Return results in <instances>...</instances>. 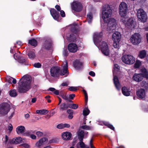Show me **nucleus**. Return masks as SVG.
<instances>
[{
	"instance_id": "obj_12",
	"label": "nucleus",
	"mask_w": 148,
	"mask_h": 148,
	"mask_svg": "<svg viewBox=\"0 0 148 148\" xmlns=\"http://www.w3.org/2000/svg\"><path fill=\"white\" fill-rule=\"evenodd\" d=\"M47 90L48 91H50L53 92V93L56 95H59L63 99L66 100V101H67L69 98L68 96L66 94H64V93H60V94L59 95V90H56L54 88H50L47 89Z\"/></svg>"
},
{
	"instance_id": "obj_45",
	"label": "nucleus",
	"mask_w": 148,
	"mask_h": 148,
	"mask_svg": "<svg viewBox=\"0 0 148 148\" xmlns=\"http://www.w3.org/2000/svg\"><path fill=\"white\" fill-rule=\"evenodd\" d=\"M141 65V62L140 61L137 60L134 64V67L136 68H139Z\"/></svg>"
},
{
	"instance_id": "obj_56",
	"label": "nucleus",
	"mask_w": 148,
	"mask_h": 148,
	"mask_svg": "<svg viewBox=\"0 0 148 148\" xmlns=\"http://www.w3.org/2000/svg\"><path fill=\"white\" fill-rule=\"evenodd\" d=\"M75 97V95L74 94H70L69 95V98L71 100H73L74 98Z\"/></svg>"
},
{
	"instance_id": "obj_9",
	"label": "nucleus",
	"mask_w": 148,
	"mask_h": 148,
	"mask_svg": "<svg viewBox=\"0 0 148 148\" xmlns=\"http://www.w3.org/2000/svg\"><path fill=\"white\" fill-rule=\"evenodd\" d=\"M72 9L74 12H79L82 11L83 5L82 3L78 1H74L71 4Z\"/></svg>"
},
{
	"instance_id": "obj_16",
	"label": "nucleus",
	"mask_w": 148,
	"mask_h": 148,
	"mask_svg": "<svg viewBox=\"0 0 148 148\" xmlns=\"http://www.w3.org/2000/svg\"><path fill=\"white\" fill-rule=\"evenodd\" d=\"M50 12L53 18L58 21L60 16L59 13L54 8L51 9L50 10Z\"/></svg>"
},
{
	"instance_id": "obj_59",
	"label": "nucleus",
	"mask_w": 148,
	"mask_h": 148,
	"mask_svg": "<svg viewBox=\"0 0 148 148\" xmlns=\"http://www.w3.org/2000/svg\"><path fill=\"white\" fill-rule=\"evenodd\" d=\"M67 112L69 114H73V111L72 109H68L67 110Z\"/></svg>"
},
{
	"instance_id": "obj_53",
	"label": "nucleus",
	"mask_w": 148,
	"mask_h": 148,
	"mask_svg": "<svg viewBox=\"0 0 148 148\" xmlns=\"http://www.w3.org/2000/svg\"><path fill=\"white\" fill-rule=\"evenodd\" d=\"M34 132H33V131H31L29 132V131L27 132L26 133H25L23 134L24 135L26 136H30V134L31 133H34Z\"/></svg>"
},
{
	"instance_id": "obj_44",
	"label": "nucleus",
	"mask_w": 148,
	"mask_h": 148,
	"mask_svg": "<svg viewBox=\"0 0 148 148\" xmlns=\"http://www.w3.org/2000/svg\"><path fill=\"white\" fill-rule=\"evenodd\" d=\"M114 43L113 44V46L115 48L119 49V41L113 40Z\"/></svg>"
},
{
	"instance_id": "obj_6",
	"label": "nucleus",
	"mask_w": 148,
	"mask_h": 148,
	"mask_svg": "<svg viewBox=\"0 0 148 148\" xmlns=\"http://www.w3.org/2000/svg\"><path fill=\"white\" fill-rule=\"evenodd\" d=\"M10 109V105L7 103H3L0 105V114L5 115L7 114Z\"/></svg>"
},
{
	"instance_id": "obj_61",
	"label": "nucleus",
	"mask_w": 148,
	"mask_h": 148,
	"mask_svg": "<svg viewBox=\"0 0 148 148\" xmlns=\"http://www.w3.org/2000/svg\"><path fill=\"white\" fill-rule=\"evenodd\" d=\"M30 138L34 140L36 139V136L33 134H31L30 135Z\"/></svg>"
},
{
	"instance_id": "obj_52",
	"label": "nucleus",
	"mask_w": 148,
	"mask_h": 148,
	"mask_svg": "<svg viewBox=\"0 0 148 148\" xmlns=\"http://www.w3.org/2000/svg\"><path fill=\"white\" fill-rule=\"evenodd\" d=\"M36 134L38 136L41 137L43 135V133L42 132L37 131L36 132Z\"/></svg>"
},
{
	"instance_id": "obj_34",
	"label": "nucleus",
	"mask_w": 148,
	"mask_h": 148,
	"mask_svg": "<svg viewBox=\"0 0 148 148\" xmlns=\"http://www.w3.org/2000/svg\"><path fill=\"white\" fill-rule=\"evenodd\" d=\"M47 138H43L40 139L39 141L36 142V146L39 147L41 146L42 143L46 141Z\"/></svg>"
},
{
	"instance_id": "obj_18",
	"label": "nucleus",
	"mask_w": 148,
	"mask_h": 148,
	"mask_svg": "<svg viewBox=\"0 0 148 148\" xmlns=\"http://www.w3.org/2000/svg\"><path fill=\"white\" fill-rule=\"evenodd\" d=\"M83 63L79 60H76L73 63L74 67L77 69H82Z\"/></svg>"
},
{
	"instance_id": "obj_17",
	"label": "nucleus",
	"mask_w": 148,
	"mask_h": 148,
	"mask_svg": "<svg viewBox=\"0 0 148 148\" xmlns=\"http://www.w3.org/2000/svg\"><path fill=\"white\" fill-rule=\"evenodd\" d=\"M72 134L69 132H65L62 133V138L64 140H70L72 136Z\"/></svg>"
},
{
	"instance_id": "obj_46",
	"label": "nucleus",
	"mask_w": 148,
	"mask_h": 148,
	"mask_svg": "<svg viewBox=\"0 0 148 148\" xmlns=\"http://www.w3.org/2000/svg\"><path fill=\"white\" fill-rule=\"evenodd\" d=\"M80 142L78 143L79 144L81 148H84L85 144L83 142V140H79Z\"/></svg>"
},
{
	"instance_id": "obj_23",
	"label": "nucleus",
	"mask_w": 148,
	"mask_h": 148,
	"mask_svg": "<svg viewBox=\"0 0 148 148\" xmlns=\"http://www.w3.org/2000/svg\"><path fill=\"white\" fill-rule=\"evenodd\" d=\"M66 39L70 42H75L76 41V36L73 34H68L66 36Z\"/></svg>"
},
{
	"instance_id": "obj_37",
	"label": "nucleus",
	"mask_w": 148,
	"mask_h": 148,
	"mask_svg": "<svg viewBox=\"0 0 148 148\" xmlns=\"http://www.w3.org/2000/svg\"><path fill=\"white\" fill-rule=\"evenodd\" d=\"M29 58L31 60L34 59L36 57V55L34 52L32 51H29L27 54Z\"/></svg>"
},
{
	"instance_id": "obj_49",
	"label": "nucleus",
	"mask_w": 148,
	"mask_h": 148,
	"mask_svg": "<svg viewBox=\"0 0 148 148\" xmlns=\"http://www.w3.org/2000/svg\"><path fill=\"white\" fill-rule=\"evenodd\" d=\"M33 65L35 67L37 68H40L41 66V64L39 62L35 63Z\"/></svg>"
},
{
	"instance_id": "obj_36",
	"label": "nucleus",
	"mask_w": 148,
	"mask_h": 148,
	"mask_svg": "<svg viewBox=\"0 0 148 148\" xmlns=\"http://www.w3.org/2000/svg\"><path fill=\"white\" fill-rule=\"evenodd\" d=\"M25 128L24 126L21 125L18 127L16 129V131L17 134H19L23 132Z\"/></svg>"
},
{
	"instance_id": "obj_47",
	"label": "nucleus",
	"mask_w": 148,
	"mask_h": 148,
	"mask_svg": "<svg viewBox=\"0 0 148 148\" xmlns=\"http://www.w3.org/2000/svg\"><path fill=\"white\" fill-rule=\"evenodd\" d=\"M68 90L71 91H75L77 90L76 88L73 86H71L68 88Z\"/></svg>"
},
{
	"instance_id": "obj_63",
	"label": "nucleus",
	"mask_w": 148,
	"mask_h": 148,
	"mask_svg": "<svg viewBox=\"0 0 148 148\" xmlns=\"http://www.w3.org/2000/svg\"><path fill=\"white\" fill-rule=\"evenodd\" d=\"M63 55L65 56L68 55V51L66 50H64L63 52Z\"/></svg>"
},
{
	"instance_id": "obj_22",
	"label": "nucleus",
	"mask_w": 148,
	"mask_h": 148,
	"mask_svg": "<svg viewBox=\"0 0 148 148\" xmlns=\"http://www.w3.org/2000/svg\"><path fill=\"white\" fill-rule=\"evenodd\" d=\"M113 80L116 89L118 90H120L121 88V85L118 77L116 76H114Z\"/></svg>"
},
{
	"instance_id": "obj_51",
	"label": "nucleus",
	"mask_w": 148,
	"mask_h": 148,
	"mask_svg": "<svg viewBox=\"0 0 148 148\" xmlns=\"http://www.w3.org/2000/svg\"><path fill=\"white\" fill-rule=\"evenodd\" d=\"M81 128L83 129H85L86 130H90V127L88 126L85 125H82L81 127Z\"/></svg>"
},
{
	"instance_id": "obj_60",
	"label": "nucleus",
	"mask_w": 148,
	"mask_h": 148,
	"mask_svg": "<svg viewBox=\"0 0 148 148\" xmlns=\"http://www.w3.org/2000/svg\"><path fill=\"white\" fill-rule=\"evenodd\" d=\"M89 74L92 77H94L95 76V73L92 71H90L89 72Z\"/></svg>"
},
{
	"instance_id": "obj_7",
	"label": "nucleus",
	"mask_w": 148,
	"mask_h": 148,
	"mask_svg": "<svg viewBox=\"0 0 148 148\" xmlns=\"http://www.w3.org/2000/svg\"><path fill=\"white\" fill-rule=\"evenodd\" d=\"M122 61L124 63L127 64H132L135 61V58L130 55H125L121 58Z\"/></svg>"
},
{
	"instance_id": "obj_28",
	"label": "nucleus",
	"mask_w": 148,
	"mask_h": 148,
	"mask_svg": "<svg viewBox=\"0 0 148 148\" xmlns=\"http://www.w3.org/2000/svg\"><path fill=\"white\" fill-rule=\"evenodd\" d=\"M140 71L142 73V75L143 76V77L146 78V79H148V72L147 70L145 68H144L141 69Z\"/></svg>"
},
{
	"instance_id": "obj_19",
	"label": "nucleus",
	"mask_w": 148,
	"mask_h": 148,
	"mask_svg": "<svg viewBox=\"0 0 148 148\" xmlns=\"http://www.w3.org/2000/svg\"><path fill=\"white\" fill-rule=\"evenodd\" d=\"M121 38V35L119 32H115L114 33L112 36L113 40L120 41Z\"/></svg>"
},
{
	"instance_id": "obj_50",
	"label": "nucleus",
	"mask_w": 148,
	"mask_h": 148,
	"mask_svg": "<svg viewBox=\"0 0 148 148\" xmlns=\"http://www.w3.org/2000/svg\"><path fill=\"white\" fill-rule=\"evenodd\" d=\"M57 128L59 129H63L64 128V124L62 123H61L59 124H58L57 126Z\"/></svg>"
},
{
	"instance_id": "obj_2",
	"label": "nucleus",
	"mask_w": 148,
	"mask_h": 148,
	"mask_svg": "<svg viewBox=\"0 0 148 148\" xmlns=\"http://www.w3.org/2000/svg\"><path fill=\"white\" fill-rule=\"evenodd\" d=\"M31 80L29 78L23 76L18 83V91L19 92L24 93L31 88Z\"/></svg>"
},
{
	"instance_id": "obj_8",
	"label": "nucleus",
	"mask_w": 148,
	"mask_h": 148,
	"mask_svg": "<svg viewBox=\"0 0 148 148\" xmlns=\"http://www.w3.org/2000/svg\"><path fill=\"white\" fill-rule=\"evenodd\" d=\"M141 36L138 33H135L133 34L130 38V41L134 45H137L140 43L141 41Z\"/></svg>"
},
{
	"instance_id": "obj_35",
	"label": "nucleus",
	"mask_w": 148,
	"mask_h": 148,
	"mask_svg": "<svg viewBox=\"0 0 148 148\" xmlns=\"http://www.w3.org/2000/svg\"><path fill=\"white\" fill-rule=\"evenodd\" d=\"M36 112L37 114H40L41 115H45L48 113V111L45 109L37 110H36Z\"/></svg>"
},
{
	"instance_id": "obj_20",
	"label": "nucleus",
	"mask_w": 148,
	"mask_h": 148,
	"mask_svg": "<svg viewBox=\"0 0 148 148\" xmlns=\"http://www.w3.org/2000/svg\"><path fill=\"white\" fill-rule=\"evenodd\" d=\"M143 78V76L142 75V73H135L133 77V79L137 82L141 81Z\"/></svg>"
},
{
	"instance_id": "obj_29",
	"label": "nucleus",
	"mask_w": 148,
	"mask_h": 148,
	"mask_svg": "<svg viewBox=\"0 0 148 148\" xmlns=\"http://www.w3.org/2000/svg\"><path fill=\"white\" fill-rule=\"evenodd\" d=\"M70 30L71 32L77 34L79 32L77 24H75V25L72 26Z\"/></svg>"
},
{
	"instance_id": "obj_1",
	"label": "nucleus",
	"mask_w": 148,
	"mask_h": 148,
	"mask_svg": "<svg viewBox=\"0 0 148 148\" xmlns=\"http://www.w3.org/2000/svg\"><path fill=\"white\" fill-rule=\"evenodd\" d=\"M112 14L111 8L109 5L104 6L102 12V17L105 23H107V29L108 31L114 30L116 28V23L114 18H109Z\"/></svg>"
},
{
	"instance_id": "obj_11",
	"label": "nucleus",
	"mask_w": 148,
	"mask_h": 148,
	"mask_svg": "<svg viewBox=\"0 0 148 148\" xmlns=\"http://www.w3.org/2000/svg\"><path fill=\"white\" fill-rule=\"evenodd\" d=\"M101 50L102 53L106 56L109 55V50L107 43L105 41H103L100 45Z\"/></svg>"
},
{
	"instance_id": "obj_40",
	"label": "nucleus",
	"mask_w": 148,
	"mask_h": 148,
	"mask_svg": "<svg viewBox=\"0 0 148 148\" xmlns=\"http://www.w3.org/2000/svg\"><path fill=\"white\" fill-rule=\"evenodd\" d=\"M93 15L92 12H90L87 15V17L88 19V22L89 23H91L92 22Z\"/></svg>"
},
{
	"instance_id": "obj_55",
	"label": "nucleus",
	"mask_w": 148,
	"mask_h": 148,
	"mask_svg": "<svg viewBox=\"0 0 148 148\" xmlns=\"http://www.w3.org/2000/svg\"><path fill=\"white\" fill-rule=\"evenodd\" d=\"M60 12V14L61 16L62 17H64L65 16V14L64 11L63 10H61Z\"/></svg>"
},
{
	"instance_id": "obj_62",
	"label": "nucleus",
	"mask_w": 148,
	"mask_h": 148,
	"mask_svg": "<svg viewBox=\"0 0 148 148\" xmlns=\"http://www.w3.org/2000/svg\"><path fill=\"white\" fill-rule=\"evenodd\" d=\"M82 91H83V93H84V95L85 98H87V97H88L87 93L86 90H85L84 89H83L82 90Z\"/></svg>"
},
{
	"instance_id": "obj_33",
	"label": "nucleus",
	"mask_w": 148,
	"mask_h": 148,
	"mask_svg": "<svg viewBox=\"0 0 148 148\" xmlns=\"http://www.w3.org/2000/svg\"><path fill=\"white\" fill-rule=\"evenodd\" d=\"M68 103L66 104L65 103H62L61 104L60 106V110L63 111L67 110L69 108Z\"/></svg>"
},
{
	"instance_id": "obj_24",
	"label": "nucleus",
	"mask_w": 148,
	"mask_h": 148,
	"mask_svg": "<svg viewBox=\"0 0 148 148\" xmlns=\"http://www.w3.org/2000/svg\"><path fill=\"white\" fill-rule=\"evenodd\" d=\"M22 138L20 137L14 138L10 140V143L12 144H18L21 143L22 141Z\"/></svg>"
},
{
	"instance_id": "obj_39",
	"label": "nucleus",
	"mask_w": 148,
	"mask_h": 148,
	"mask_svg": "<svg viewBox=\"0 0 148 148\" xmlns=\"http://www.w3.org/2000/svg\"><path fill=\"white\" fill-rule=\"evenodd\" d=\"M9 92V95L12 97H15L17 95L16 91L15 89H13L10 90Z\"/></svg>"
},
{
	"instance_id": "obj_3",
	"label": "nucleus",
	"mask_w": 148,
	"mask_h": 148,
	"mask_svg": "<svg viewBox=\"0 0 148 148\" xmlns=\"http://www.w3.org/2000/svg\"><path fill=\"white\" fill-rule=\"evenodd\" d=\"M121 21L122 22L125 26L128 28H134L135 24V22L134 21L133 18H128L125 17L121 18Z\"/></svg>"
},
{
	"instance_id": "obj_4",
	"label": "nucleus",
	"mask_w": 148,
	"mask_h": 148,
	"mask_svg": "<svg viewBox=\"0 0 148 148\" xmlns=\"http://www.w3.org/2000/svg\"><path fill=\"white\" fill-rule=\"evenodd\" d=\"M119 15L122 18L125 17L128 10L127 5L125 3L122 2L120 4L119 8Z\"/></svg>"
},
{
	"instance_id": "obj_57",
	"label": "nucleus",
	"mask_w": 148,
	"mask_h": 148,
	"mask_svg": "<svg viewBox=\"0 0 148 148\" xmlns=\"http://www.w3.org/2000/svg\"><path fill=\"white\" fill-rule=\"evenodd\" d=\"M13 79V78L10 77L8 78L7 79V82L8 83L10 84L12 83V79Z\"/></svg>"
},
{
	"instance_id": "obj_21",
	"label": "nucleus",
	"mask_w": 148,
	"mask_h": 148,
	"mask_svg": "<svg viewBox=\"0 0 148 148\" xmlns=\"http://www.w3.org/2000/svg\"><path fill=\"white\" fill-rule=\"evenodd\" d=\"M103 35V33L102 32L95 33L94 35V40L98 43L101 42L102 40L101 38Z\"/></svg>"
},
{
	"instance_id": "obj_25",
	"label": "nucleus",
	"mask_w": 148,
	"mask_h": 148,
	"mask_svg": "<svg viewBox=\"0 0 148 148\" xmlns=\"http://www.w3.org/2000/svg\"><path fill=\"white\" fill-rule=\"evenodd\" d=\"M78 139L79 140H83L85 135L84 130H79L77 132Z\"/></svg>"
},
{
	"instance_id": "obj_10",
	"label": "nucleus",
	"mask_w": 148,
	"mask_h": 148,
	"mask_svg": "<svg viewBox=\"0 0 148 148\" xmlns=\"http://www.w3.org/2000/svg\"><path fill=\"white\" fill-rule=\"evenodd\" d=\"M50 72L52 77H58L60 74V68L58 66L53 67L50 69Z\"/></svg>"
},
{
	"instance_id": "obj_30",
	"label": "nucleus",
	"mask_w": 148,
	"mask_h": 148,
	"mask_svg": "<svg viewBox=\"0 0 148 148\" xmlns=\"http://www.w3.org/2000/svg\"><path fill=\"white\" fill-rule=\"evenodd\" d=\"M28 43L31 46L36 47L38 45V42L37 40L34 38H32L28 40Z\"/></svg>"
},
{
	"instance_id": "obj_13",
	"label": "nucleus",
	"mask_w": 148,
	"mask_h": 148,
	"mask_svg": "<svg viewBox=\"0 0 148 148\" xmlns=\"http://www.w3.org/2000/svg\"><path fill=\"white\" fill-rule=\"evenodd\" d=\"M136 94L139 99L144 100L146 96L145 91L144 89L140 88L136 92Z\"/></svg>"
},
{
	"instance_id": "obj_38",
	"label": "nucleus",
	"mask_w": 148,
	"mask_h": 148,
	"mask_svg": "<svg viewBox=\"0 0 148 148\" xmlns=\"http://www.w3.org/2000/svg\"><path fill=\"white\" fill-rule=\"evenodd\" d=\"M103 123L105 126H107L108 127L110 128L111 130L114 131V127L112 125L110 124L108 122L106 121H103Z\"/></svg>"
},
{
	"instance_id": "obj_48",
	"label": "nucleus",
	"mask_w": 148,
	"mask_h": 148,
	"mask_svg": "<svg viewBox=\"0 0 148 148\" xmlns=\"http://www.w3.org/2000/svg\"><path fill=\"white\" fill-rule=\"evenodd\" d=\"M114 69L115 70L118 72L120 70V66L118 64H116L114 65Z\"/></svg>"
},
{
	"instance_id": "obj_43",
	"label": "nucleus",
	"mask_w": 148,
	"mask_h": 148,
	"mask_svg": "<svg viewBox=\"0 0 148 148\" xmlns=\"http://www.w3.org/2000/svg\"><path fill=\"white\" fill-rule=\"evenodd\" d=\"M141 85L142 87L145 88L146 89L148 88V83L145 81H143L141 83Z\"/></svg>"
},
{
	"instance_id": "obj_31",
	"label": "nucleus",
	"mask_w": 148,
	"mask_h": 148,
	"mask_svg": "<svg viewBox=\"0 0 148 148\" xmlns=\"http://www.w3.org/2000/svg\"><path fill=\"white\" fill-rule=\"evenodd\" d=\"M18 62L25 65H27L28 63V60L27 59L24 58L23 57H20L18 59Z\"/></svg>"
},
{
	"instance_id": "obj_26",
	"label": "nucleus",
	"mask_w": 148,
	"mask_h": 148,
	"mask_svg": "<svg viewBox=\"0 0 148 148\" xmlns=\"http://www.w3.org/2000/svg\"><path fill=\"white\" fill-rule=\"evenodd\" d=\"M121 91L123 94L125 96H128L130 94V89L127 88L125 86H124L122 88Z\"/></svg>"
},
{
	"instance_id": "obj_58",
	"label": "nucleus",
	"mask_w": 148,
	"mask_h": 148,
	"mask_svg": "<svg viewBox=\"0 0 148 148\" xmlns=\"http://www.w3.org/2000/svg\"><path fill=\"white\" fill-rule=\"evenodd\" d=\"M55 8L58 11H60L61 10V8L60 5H56Z\"/></svg>"
},
{
	"instance_id": "obj_41",
	"label": "nucleus",
	"mask_w": 148,
	"mask_h": 148,
	"mask_svg": "<svg viewBox=\"0 0 148 148\" xmlns=\"http://www.w3.org/2000/svg\"><path fill=\"white\" fill-rule=\"evenodd\" d=\"M68 105H69V108L73 109H76L78 107V105L76 104L68 103Z\"/></svg>"
},
{
	"instance_id": "obj_14",
	"label": "nucleus",
	"mask_w": 148,
	"mask_h": 148,
	"mask_svg": "<svg viewBox=\"0 0 148 148\" xmlns=\"http://www.w3.org/2000/svg\"><path fill=\"white\" fill-rule=\"evenodd\" d=\"M65 64L63 66V69L62 70H60V75H65L66 76H67L68 74V63L67 61L65 60L64 61Z\"/></svg>"
},
{
	"instance_id": "obj_32",
	"label": "nucleus",
	"mask_w": 148,
	"mask_h": 148,
	"mask_svg": "<svg viewBox=\"0 0 148 148\" xmlns=\"http://www.w3.org/2000/svg\"><path fill=\"white\" fill-rule=\"evenodd\" d=\"M147 55L146 51L145 50H143L140 51L138 55V57L141 59L145 58Z\"/></svg>"
},
{
	"instance_id": "obj_27",
	"label": "nucleus",
	"mask_w": 148,
	"mask_h": 148,
	"mask_svg": "<svg viewBox=\"0 0 148 148\" xmlns=\"http://www.w3.org/2000/svg\"><path fill=\"white\" fill-rule=\"evenodd\" d=\"M51 47V43L50 41L46 40L44 42L43 48L45 49H49Z\"/></svg>"
},
{
	"instance_id": "obj_64",
	"label": "nucleus",
	"mask_w": 148,
	"mask_h": 148,
	"mask_svg": "<svg viewBox=\"0 0 148 148\" xmlns=\"http://www.w3.org/2000/svg\"><path fill=\"white\" fill-rule=\"evenodd\" d=\"M64 128L65 127L69 128L70 127L69 124L67 123L64 124Z\"/></svg>"
},
{
	"instance_id": "obj_42",
	"label": "nucleus",
	"mask_w": 148,
	"mask_h": 148,
	"mask_svg": "<svg viewBox=\"0 0 148 148\" xmlns=\"http://www.w3.org/2000/svg\"><path fill=\"white\" fill-rule=\"evenodd\" d=\"M90 111L88 108L87 106L86 108L84 109L83 111V114L84 116H86L89 114Z\"/></svg>"
},
{
	"instance_id": "obj_54",
	"label": "nucleus",
	"mask_w": 148,
	"mask_h": 148,
	"mask_svg": "<svg viewBox=\"0 0 148 148\" xmlns=\"http://www.w3.org/2000/svg\"><path fill=\"white\" fill-rule=\"evenodd\" d=\"M20 146H21L25 148H29V145L27 143H23L21 144Z\"/></svg>"
},
{
	"instance_id": "obj_15",
	"label": "nucleus",
	"mask_w": 148,
	"mask_h": 148,
	"mask_svg": "<svg viewBox=\"0 0 148 148\" xmlns=\"http://www.w3.org/2000/svg\"><path fill=\"white\" fill-rule=\"evenodd\" d=\"M68 48L69 51L72 53L76 52L78 49L77 45L74 43L69 44L68 46Z\"/></svg>"
},
{
	"instance_id": "obj_5",
	"label": "nucleus",
	"mask_w": 148,
	"mask_h": 148,
	"mask_svg": "<svg viewBox=\"0 0 148 148\" xmlns=\"http://www.w3.org/2000/svg\"><path fill=\"white\" fill-rule=\"evenodd\" d=\"M137 15L139 20L141 22L144 23L147 21V14L143 9L140 8L138 10Z\"/></svg>"
}]
</instances>
